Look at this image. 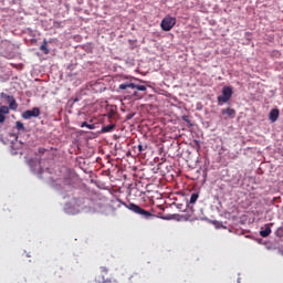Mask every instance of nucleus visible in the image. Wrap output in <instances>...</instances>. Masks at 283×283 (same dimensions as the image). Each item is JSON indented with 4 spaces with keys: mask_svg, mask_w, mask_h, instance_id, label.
<instances>
[{
    "mask_svg": "<svg viewBox=\"0 0 283 283\" xmlns=\"http://www.w3.org/2000/svg\"><path fill=\"white\" fill-rule=\"evenodd\" d=\"M277 118H280V109L277 108L271 109L269 114V119L271 120V123H276Z\"/></svg>",
    "mask_w": 283,
    "mask_h": 283,
    "instance_id": "nucleus-14",
    "label": "nucleus"
},
{
    "mask_svg": "<svg viewBox=\"0 0 283 283\" xmlns=\"http://www.w3.org/2000/svg\"><path fill=\"white\" fill-rule=\"evenodd\" d=\"M0 54L4 59L12 60L17 56V45L8 40H3L0 43Z\"/></svg>",
    "mask_w": 283,
    "mask_h": 283,
    "instance_id": "nucleus-4",
    "label": "nucleus"
},
{
    "mask_svg": "<svg viewBox=\"0 0 283 283\" xmlns=\"http://www.w3.org/2000/svg\"><path fill=\"white\" fill-rule=\"evenodd\" d=\"M181 118L182 120H185V123H187L191 127V120L189 119V116L184 115Z\"/></svg>",
    "mask_w": 283,
    "mask_h": 283,
    "instance_id": "nucleus-28",
    "label": "nucleus"
},
{
    "mask_svg": "<svg viewBox=\"0 0 283 283\" xmlns=\"http://www.w3.org/2000/svg\"><path fill=\"white\" fill-rule=\"evenodd\" d=\"M138 154H143L147 149V146H144L143 144H138L137 146Z\"/></svg>",
    "mask_w": 283,
    "mask_h": 283,
    "instance_id": "nucleus-24",
    "label": "nucleus"
},
{
    "mask_svg": "<svg viewBox=\"0 0 283 283\" xmlns=\"http://www.w3.org/2000/svg\"><path fill=\"white\" fill-rule=\"evenodd\" d=\"M101 272L102 273H109V269H107L105 266H101Z\"/></svg>",
    "mask_w": 283,
    "mask_h": 283,
    "instance_id": "nucleus-30",
    "label": "nucleus"
},
{
    "mask_svg": "<svg viewBox=\"0 0 283 283\" xmlns=\"http://www.w3.org/2000/svg\"><path fill=\"white\" fill-rule=\"evenodd\" d=\"M222 116H228V118H233L235 116V109L228 107L221 111Z\"/></svg>",
    "mask_w": 283,
    "mask_h": 283,
    "instance_id": "nucleus-15",
    "label": "nucleus"
},
{
    "mask_svg": "<svg viewBox=\"0 0 283 283\" xmlns=\"http://www.w3.org/2000/svg\"><path fill=\"white\" fill-rule=\"evenodd\" d=\"M216 229H227V227H224V223L217 221L216 222Z\"/></svg>",
    "mask_w": 283,
    "mask_h": 283,
    "instance_id": "nucleus-26",
    "label": "nucleus"
},
{
    "mask_svg": "<svg viewBox=\"0 0 283 283\" xmlns=\"http://www.w3.org/2000/svg\"><path fill=\"white\" fill-rule=\"evenodd\" d=\"M176 25V18L166 17L161 20L160 27L164 32H169Z\"/></svg>",
    "mask_w": 283,
    "mask_h": 283,
    "instance_id": "nucleus-8",
    "label": "nucleus"
},
{
    "mask_svg": "<svg viewBox=\"0 0 283 283\" xmlns=\"http://www.w3.org/2000/svg\"><path fill=\"white\" fill-rule=\"evenodd\" d=\"M1 101H4L8 103L9 108L12 112H17L19 109V104L17 103V98H14L12 95H8L4 92L0 93Z\"/></svg>",
    "mask_w": 283,
    "mask_h": 283,
    "instance_id": "nucleus-6",
    "label": "nucleus"
},
{
    "mask_svg": "<svg viewBox=\"0 0 283 283\" xmlns=\"http://www.w3.org/2000/svg\"><path fill=\"white\" fill-rule=\"evenodd\" d=\"M29 165L32 169V171H36V169L34 168V166L39 165V169H38V175L41 176L42 174L45 172V170L43 169V167H41V159H31L29 161Z\"/></svg>",
    "mask_w": 283,
    "mask_h": 283,
    "instance_id": "nucleus-12",
    "label": "nucleus"
},
{
    "mask_svg": "<svg viewBox=\"0 0 283 283\" xmlns=\"http://www.w3.org/2000/svg\"><path fill=\"white\" fill-rule=\"evenodd\" d=\"M116 129V124L111 123L109 125L103 126L101 129V134H109Z\"/></svg>",
    "mask_w": 283,
    "mask_h": 283,
    "instance_id": "nucleus-16",
    "label": "nucleus"
},
{
    "mask_svg": "<svg viewBox=\"0 0 283 283\" xmlns=\"http://www.w3.org/2000/svg\"><path fill=\"white\" fill-rule=\"evenodd\" d=\"M232 96H233V87L223 86L221 90V95L217 97L218 105H224V103H229Z\"/></svg>",
    "mask_w": 283,
    "mask_h": 283,
    "instance_id": "nucleus-5",
    "label": "nucleus"
},
{
    "mask_svg": "<svg viewBox=\"0 0 283 283\" xmlns=\"http://www.w3.org/2000/svg\"><path fill=\"white\" fill-rule=\"evenodd\" d=\"M118 90H135L136 92H147V86L132 82H125L119 84Z\"/></svg>",
    "mask_w": 283,
    "mask_h": 283,
    "instance_id": "nucleus-7",
    "label": "nucleus"
},
{
    "mask_svg": "<svg viewBox=\"0 0 283 283\" xmlns=\"http://www.w3.org/2000/svg\"><path fill=\"white\" fill-rule=\"evenodd\" d=\"M129 98H143L138 91L134 90Z\"/></svg>",
    "mask_w": 283,
    "mask_h": 283,
    "instance_id": "nucleus-23",
    "label": "nucleus"
},
{
    "mask_svg": "<svg viewBox=\"0 0 283 283\" xmlns=\"http://www.w3.org/2000/svg\"><path fill=\"white\" fill-rule=\"evenodd\" d=\"M106 209H108V210H111V211H114V206L108 205V206H106Z\"/></svg>",
    "mask_w": 283,
    "mask_h": 283,
    "instance_id": "nucleus-33",
    "label": "nucleus"
},
{
    "mask_svg": "<svg viewBox=\"0 0 283 283\" xmlns=\"http://www.w3.org/2000/svg\"><path fill=\"white\" fill-rule=\"evenodd\" d=\"M38 151L39 154H45V148H39Z\"/></svg>",
    "mask_w": 283,
    "mask_h": 283,
    "instance_id": "nucleus-32",
    "label": "nucleus"
},
{
    "mask_svg": "<svg viewBox=\"0 0 283 283\" xmlns=\"http://www.w3.org/2000/svg\"><path fill=\"white\" fill-rule=\"evenodd\" d=\"M45 171H50V168H46Z\"/></svg>",
    "mask_w": 283,
    "mask_h": 283,
    "instance_id": "nucleus-35",
    "label": "nucleus"
},
{
    "mask_svg": "<svg viewBox=\"0 0 283 283\" xmlns=\"http://www.w3.org/2000/svg\"><path fill=\"white\" fill-rule=\"evenodd\" d=\"M191 213H193V208H190V214L187 217L185 214H168L167 217H164L163 220H177V222H180L181 220H189L191 218Z\"/></svg>",
    "mask_w": 283,
    "mask_h": 283,
    "instance_id": "nucleus-10",
    "label": "nucleus"
},
{
    "mask_svg": "<svg viewBox=\"0 0 283 283\" xmlns=\"http://www.w3.org/2000/svg\"><path fill=\"white\" fill-rule=\"evenodd\" d=\"M132 118H134V114H128V115L126 116V120H132Z\"/></svg>",
    "mask_w": 283,
    "mask_h": 283,
    "instance_id": "nucleus-31",
    "label": "nucleus"
},
{
    "mask_svg": "<svg viewBox=\"0 0 283 283\" xmlns=\"http://www.w3.org/2000/svg\"><path fill=\"white\" fill-rule=\"evenodd\" d=\"M261 238H269L271 235V227L266 226L264 230L260 231Z\"/></svg>",
    "mask_w": 283,
    "mask_h": 283,
    "instance_id": "nucleus-19",
    "label": "nucleus"
},
{
    "mask_svg": "<svg viewBox=\"0 0 283 283\" xmlns=\"http://www.w3.org/2000/svg\"><path fill=\"white\" fill-rule=\"evenodd\" d=\"M78 101H81V98H78V97H73V98H71L70 101H69V105H74V103H78Z\"/></svg>",
    "mask_w": 283,
    "mask_h": 283,
    "instance_id": "nucleus-25",
    "label": "nucleus"
},
{
    "mask_svg": "<svg viewBox=\"0 0 283 283\" xmlns=\"http://www.w3.org/2000/svg\"><path fill=\"white\" fill-rule=\"evenodd\" d=\"M198 198H200V195L198 192H193L191 196H190V205H196V202H198Z\"/></svg>",
    "mask_w": 283,
    "mask_h": 283,
    "instance_id": "nucleus-20",
    "label": "nucleus"
},
{
    "mask_svg": "<svg viewBox=\"0 0 283 283\" xmlns=\"http://www.w3.org/2000/svg\"><path fill=\"white\" fill-rule=\"evenodd\" d=\"M0 143H3L6 145V140L3 139V135L0 134Z\"/></svg>",
    "mask_w": 283,
    "mask_h": 283,
    "instance_id": "nucleus-34",
    "label": "nucleus"
},
{
    "mask_svg": "<svg viewBox=\"0 0 283 283\" xmlns=\"http://www.w3.org/2000/svg\"><path fill=\"white\" fill-rule=\"evenodd\" d=\"M90 199L83 196L74 195L70 202L65 203L64 211L70 216H76V213H81V211H85L87 207H90Z\"/></svg>",
    "mask_w": 283,
    "mask_h": 283,
    "instance_id": "nucleus-2",
    "label": "nucleus"
},
{
    "mask_svg": "<svg viewBox=\"0 0 283 283\" xmlns=\"http://www.w3.org/2000/svg\"><path fill=\"white\" fill-rule=\"evenodd\" d=\"M39 116H41L40 107H33L32 109H28L22 113V118H24V120H30V118H39Z\"/></svg>",
    "mask_w": 283,
    "mask_h": 283,
    "instance_id": "nucleus-9",
    "label": "nucleus"
},
{
    "mask_svg": "<svg viewBox=\"0 0 283 283\" xmlns=\"http://www.w3.org/2000/svg\"><path fill=\"white\" fill-rule=\"evenodd\" d=\"M119 92H124V94H129L128 96L130 97L132 94H133V92H134V90H132V88H128V90H119Z\"/></svg>",
    "mask_w": 283,
    "mask_h": 283,
    "instance_id": "nucleus-27",
    "label": "nucleus"
},
{
    "mask_svg": "<svg viewBox=\"0 0 283 283\" xmlns=\"http://www.w3.org/2000/svg\"><path fill=\"white\" fill-rule=\"evenodd\" d=\"M276 238H283V223L281 227H279L275 231Z\"/></svg>",
    "mask_w": 283,
    "mask_h": 283,
    "instance_id": "nucleus-22",
    "label": "nucleus"
},
{
    "mask_svg": "<svg viewBox=\"0 0 283 283\" xmlns=\"http://www.w3.org/2000/svg\"><path fill=\"white\" fill-rule=\"evenodd\" d=\"M81 127H87V129H96V124H88L87 122H83Z\"/></svg>",
    "mask_w": 283,
    "mask_h": 283,
    "instance_id": "nucleus-21",
    "label": "nucleus"
},
{
    "mask_svg": "<svg viewBox=\"0 0 283 283\" xmlns=\"http://www.w3.org/2000/svg\"><path fill=\"white\" fill-rule=\"evenodd\" d=\"M15 129L17 132H19V134L24 133L25 132V125H23V122H15Z\"/></svg>",
    "mask_w": 283,
    "mask_h": 283,
    "instance_id": "nucleus-18",
    "label": "nucleus"
},
{
    "mask_svg": "<svg viewBox=\"0 0 283 283\" xmlns=\"http://www.w3.org/2000/svg\"><path fill=\"white\" fill-rule=\"evenodd\" d=\"M41 52H43V54H50V49H48V40L44 39L43 43L40 46Z\"/></svg>",
    "mask_w": 283,
    "mask_h": 283,
    "instance_id": "nucleus-17",
    "label": "nucleus"
},
{
    "mask_svg": "<svg viewBox=\"0 0 283 283\" xmlns=\"http://www.w3.org/2000/svg\"><path fill=\"white\" fill-rule=\"evenodd\" d=\"M10 114V106L1 105L0 102V125L6 123V115Z\"/></svg>",
    "mask_w": 283,
    "mask_h": 283,
    "instance_id": "nucleus-13",
    "label": "nucleus"
},
{
    "mask_svg": "<svg viewBox=\"0 0 283 283\" xmlns=\"http://www.w3.org/2000/svg\"><path fill=\"white\" fill-rule=\"evenodd\" d=\"M99 283H112V279H105V276L102 275V280L99 281Z\"/></svg>",
    "mask_w": 283,
    "mask_h": 283,
    "instance_id": "nucleus-29",
    "label": "nucleus"
},
{
    "mask_svg": "<svg viewBox=\"0 0 283 283\" xmlns=\"http://www.w3.org/2000/svg\"><path fill=\"white\" fill-rule=\"evenodd\" d=\"M10 136H12L15 140V142L14 140L11 142V154H12V156H17L19 154V151H17V149H19V147H21V144L17 143L19 140V135L10 134Z\"/></svg>",
    "mask_w": 283,
    "mask_h": 283,
    "instance_id": "nucleus-11",
    "label": "nucleus"
},
{
    "mask_svg": "<svg viewBox=\"0 0 283 283\" xmlns=\"http://www.w3.org/2000/svg\"><path fill=\"white\" fill-rule=\"evenodd\" d=\"M77 177L74 172L67 171L62 177L53 180L51 187L62 196L63 200L70 198L69 193L74 191L76 187Z\"/></svg>",
    "mask_w": 283,
    "mask_h": 283,
    "instance_id": "nucleus-1",
    "label": "nucleus"
},
{
    "mask_svg": "<svg viewBox=\"0 0 283 283\" xmlns=\"http://www.w3.org/2000/svg\"><path fill=\"white\" fill-rule=\"evenodd\" d=\"M113 205L117 207V209H120V207H125L128 209V211H132L133 213H136L137 216H142V218H145V220H150V218H156V214H153L151 212L140 208V206L134 203V202H128L125 203L120 199H116L113 201Z\"/></svg>",
    "mask_w": 283,
    "mask_h": 283,
    "instance_id": "nucleus-3",
    "label": "nucleus"
}]
</instances>
